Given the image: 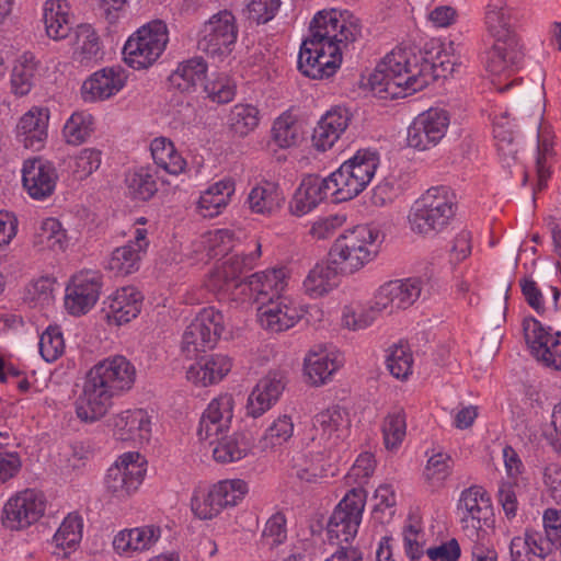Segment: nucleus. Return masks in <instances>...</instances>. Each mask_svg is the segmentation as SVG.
I'll return each instance as SVG.
<instances>
[{
    "mask_svg": "<svg viewBox=\"0 0 561 561\" xmlns=\"http://www.w3.org/2000/svg\"><path fill=\"white\" fill-rule=\"evenodd\" d=\"M360 32L358 19L346 10L318 12L310 23V34L299 49V72L312 80L332 77L341 67L343 49L356 41Z\"/></svg>",
    "mask_w": 561,
    "mask_h": 561,
    "instance_id": "1",
    "label": "nucleus"
},
{
    "mask_svg": "<svg viewBox=\"0 0 561 561\" xmlns=\"http://www.w3.org/2000/svg\"><path fill=\"white\" fill-rule=\"evenodd\" d=\"M136 378L135 365L124 355H110L99 360L85 374L76 402L77 416L90 423L100 420L112 407L113 398L128 392Z\"/></svg>",
    "mask_w": 561,
    "mask_h": 561,
    "instance_id": "2",
    "label": "nucleus"
},
{
    "mask_svg": "<svg viewBox=\"0 0 561 561\" xmlns=\"http://www.w3.org/2000/svg\"><path fill=\"white\" fill-rule=\"evenodd\" d=\"M431 64L411 46H397L377 65L369 83L377 92L407 96L424 89L432 79Z\"/></svg>",
    "mask_w": 561,
    "mask_h": 561,
    "instance_id": "3",
    "label": "nucleus"
},
{
    "mask_svg": "<svg viewBox=\"0 0 561 561\" xmlns=\"http://www.w3.org/2000/svg\"><path fill=\"white\" fill-rule=\"evenodd\" d=\"M382 240L380 229L374 225H358L346 229L330 249L331 263L345 273H357L376 260Z\"/></svg>",
    "mask_w": 561,
    "mask_h": 561,
    "instance_id": "4",
    "label": "nucleus"
},
{
    "mask_svg": "<svg viewBox=\"0 0 561 561\" xmlns=\"http://www.w3.org/2000/svg\"><path fill=\"white\" fill-rule=\"evenodd\" d=\"M147 474V457L138 450H126L117 455L105 470L103 494L111 503H126L140 491Z\"/></svg>",
    "mask_w": 561,
    "mask_h": 561,
    "instance_id": "5",
    "label": "nucleus"
},
{
    "mask_svg": "<svg viewBox=\"0 0 561 561\" xmlns=\"http://www.w3.org/2000/svg\"><path fill=\"white\" fill-rule=\"evenodd\" d=\"M169 42L168 23L162 19H151L127 36L122 48V59L133 70H148L161 59Z\"/></svg>",
    "mask_w": 561,
    "mask_h": 561,
    "instance_id": "6",
    "label": "nucleus"
},
{
    "mask_svg": "<svg viewBox=\"0 0 561 561\" xmlns=\"http://www.w3.org/2000/svg\"><path fill=\"white\" fill-rule=\"evenodd\" d=\"M455 215V203L446 186H433L412 205L408 222L411 231L422 237L439 233Z\"/></svg>",
    "mask_w": 561,
    "mask_h": 561,
    "instance_id": "7",
    "label": "nucleus"
},
{
    "mask_svg": "<svg viewBox=\"0 0 561 561\" xmlns=\"http://www.w3.org/2000/svg\"><path fill=\"white\" fill-rule=\"evenodd\" d=\"M238 37L236 15L231 10L222 9L201 23L196 33V45L208 58L228 62L236 50Z\"/></svg>",
    "mask_w": 561,
    "mask_h": 561,
    "instance_id": "8",
    "label": "nucleus"
},
{
    "mask_svg": "<svg viewBox=\"0 0 561 561\" xmlns=\"http://www.w3.org/2000/svg\"><path fill=\"white\" fill-rule=\"evenodd\" d=\"M49 501L44 491L24 488L11 493L0 510V524L5 531L24 533L37 526L47 515Z\"/></svg>",
    "mask_w": 561,
    "mask_h": 561,
    "instance_id": "9",
    "label": "nucleus"
},
{
    "mask_svg": "<svg viewBox=\"0 0 561 561\" xmlns=\"http://www.w3.org/2000/svg\"><path fill=\"white\" fill-rule=\"evenodd\" d=\"M105 425L115 443L123 447L142 448L153 437L156 421L152 411L134 407L111 414Z\"/></svg>",
    "mask_w": 561,
    "mask_h": 561,
    "instance_id": "10",
    "label": "nucleus"
},
{
    "mask_svg": "<svg viewBox=\"0 0 561 561\" xmlns=\"http://www.w3.org/2000/svg\"><path fill=\"white\" fill-rule=\"evenodd\" d=\"M103 287L104 278L99 271L83 268L70 275L62 296L65 313L73 318L90 313L99 302Z\"/></svg>",
    "mask_w": 561,
    "mask_h": 561,
    "instance_id": "11",
    "label": "nucleus"
},
{
    "mask_svg": "<svg viewBox=\"0 0 561 561\" xmlns=\"http://www.w3.org/2000/svg\"><path fill=\"white\" fill-rule=\"evenodd\" d=\"M226 331L224 313L214 306L201 308L185 327L181 350L186 354L204 353L217 346Z\"/></svg>",
    "mask_w": 561,
    "mask_h": 561,
    "instance_id": "12",
    "label": "nucleus"
},
{
    "mask_svg": "<svg viewBox=\"0 0 561 561\" xmlns=\"http://www.w3.org/2000/svg\"><path fill=\"white\" fill-rule=\"evenodd\" d=\"M365 505L366 492L362 488H353L344 495L327 525L328 539L331 543H348L355 538Z\"/></svg>",
    "mask_w": 561,
    "mask_h": 561,
    "instance_id": "13",
    "label": "nucleus"
},
{
    "mask_svg": "<svg viewBox=\"0 0 561 561\" xmlns=\"http://www.w3.org/2000/svg\"><path fill=\"white\" fill-rule=\"evenodd\" d=\"M245 259L240 255H228L207 274L204 286L220 299L243 301Z\"/></svg>",
    "mask_w": 561,
    "mask_h": 561,
    "instance_id": "14",
    "label": "nucleus"
},
{
    "mask_svg": "<svg viewBox=\"0 0 561 561\" xmlns=\"http://www.w3.org/2000/svg\"><path fill=\"white\" fill-rule=\"evenodd\" d=\"M142 305L144 295L137 287L121 286L104 297L100 317L108 328H122L140 316Z\"/></svg>",
    "mask_w": 561,
    "mask_h": 561,
    "instance_id": "15",
    "label": "nucleus"
},
{
    "mask_svg": "<svg viewBox=\"0 0 561 561\" xmlns=\"http://www.w3.org/2000/svg\"><path fill=\"white\" fill-rule=\"evenodd\" d=\"M350 432L348 413L344 409L333 405L318 412L312 417L309 435L314 448L334 451L348 437Z\"/></svg>",
    "mask_w": 561,
    "mask_h": 561,
    "instance_id": "16",
    "label": "nucleus"
},
{
    "mask_svg": "<svg viewBox=\"0 0 561 561\" xmlns=\"http://www.w3.org/2000/svg\"><path fill=\"white\" fill-rule=\"evenodd\" d=\"M162 535L163 528L158 523L124 527L113 535L112 549L116 556L131 559L154 550Z\"/></svg>",
    "mask_w": 561,
    "mask_h": 561,
    "instance_id": "17",
    "label": "nucleus"
},
{
    "mask_svg": "<svg viewBox=\"0 0 561 561\" xmlns=\"http://www.w3.org/2000/svg\"><path fill=\"white\" fill-rule=\"evenodd\" d=\"M523 331L531 355L545 366L561 370V333L535 318L524 319Z\"/></svg>",
    "mask_w": 561,
    "mask_h": 561,
    "instance_id": "18",
    "label": "nucleus"
},
{
    "mask_svg": "<svg viewBox=\"0 0 561 561\" xmlns=\"http://www.w3.org/2000/svg\"><path fill=\"white\" fill-rule=\"evenodd\" d=\"M129 73L122 66H107L89 75L80 85V98L87 104L105 102L121 93Z\"/></svg>",
    "mask_w": 561,
    "mask_h": 561,
    "instance_id": "19",
    "label": "nucleus"
},
{
    "mask_svg": "<svg viewBox=\"0 0 561 561\" xmlns=\"http://www.w3.org/2000/svg\"><path fill=\"white\" fill-rule=\"evenodd\" d=\"M457 514L462 529L469 537H480V530L492 516V502L486 490L480 485H471L461 491Z\"/></svg>",
    "mask_w": 561,
    "mask_h": 561,
    "instance_id": "20",
    "label": "nucleus"
},
{
    "mask_svg": "<svg viewBox=\"0 0 561 561\" xmlns=\"http://www.w3.org/2000/svg\"><path fill=\"white\" fill-rule=\"evenodd\" d=\"M51 113L48 106L34 104L23 112L13 127L15 140L25 149L39 151L45 148Z\"/></svg>",
    "mask_w": 561,
    "mask_h": 561,
    "instance_id": "21",
    "label": "nucleus"
},
{
    "mask_svg": "<svg viewBox=\"0 0 561 561\" xmlns=\"http://www.w3.org/2000/svg\"><path fill=\"white\" fill-rule=\"evenodd\" d=\"M234 359L225 353L197 357L185 367V380L194 389H207L221 383L232 371Z\"/></svg>",
    "mask_w": 561,
    "mask_h": 561,
    "instance_id": "22",
    "label": "nucleus"
},
{
    "mask_svg": "<svg viewBox=\"0 0 561 561\" xmlns=\"http://www.w3.org/2000/svg\"><path fill=\"white\" fill-rule=\"evenodd\" d=\"M449 121L443 108H430L419 114L408 128L409 147L423 151L437 146L446 135Z\"/></svg>",
    "mask_w": 561,
    "mask_h": 561,
    "instance_id": "23",
    "label": "nucleus"
},
{
    "mask_svg": "<svg viewBox=\"0 0 561 561\" xmlns=\"http://www.w3.org/2000/svg\"><path fill=\"white\" fill-rule=\"evenodd\" d=\"M22 184L34 201H46L56 191L59 173L54 162L41 157L30 158L22 165Z\"/></svg>",
    "mask_w": 561,
    "mask_h": 561,
    "instance_id": "24",
    "label": "nucleus"
},
{
    "mask_svg": "<svg viewBox=\"0 0 561 561\" xmlns=\"http://www.w3.org/2000/svg\"><path fill=\"white\" fill-rule=\"evenodd\" d=\"M304 309L290 297L282 296L256 307L259 325L270 333H282L294 328L302 318Z\"/></svg>",
    "mask_w": 561,
    "mask_h": 561,
    "instance_id": "25",
    "label": "nucleus"
},
{
    "mask_svg": "<svg viewBox=\"0 0 561 561\" xmlns=\"http://www.w3.org/2000/svg\"><path fill=\"white\" fill-rule=\"evenodd\" d=\"M48 68L31 51H24L12 62L9 88L15 98L27 96L47 76Z\"/></svg>",
    "mask_w": 561,
    "mask_h": 561,
    "instance_id": "26",
    "label": "nucleus"
},
{
    "mask_svg": "<svg viewBox=\"0 0 561 561\" xmlns=\"http://www.w3.org/2000/svg\"><path fill=\"white\" fill-rule=\"evenodd\" d=\"M234 410V399L229 393L213 398L204 410L198 426V436L203 440L227 432L230 428Z\"/></svg>",
    "mask_w": 561,
    "mask_h": 561,
    "instance_id": "27",
    "label": "nucleus"
},
{
    "mask_svg": "<svg viewBox=\"0 0 561 561\" xmlns=\"http://www.w3.org/2000/svg\"><path fill=\"white\" fill-rule=\"evenodd\" d=\"M41 22L47 38L61 42L72 31L75 14L68 0H45L41 5Z\"/></svg>",
    "mask_w": 561,
    "mask_h": 561,
    "instance_id": "28",
    "label": "nucleus"
},
{
    "mask_svg": "<svg viewBox=\"0 0 561 561\" xmlns=\"http://www.w3.org/2000/svg\"><path fill=\"white\" fill-rule=\"evenodd\" d=\"M31 243L38 253L59 255L69 249L71 238L58 218L46 217L35 228Z\"/></svg>",
    "mask_w": 561,
    "mask_h": 561,
    "instance_id": "29",
    "label": "nucleus"
},
{
    "mask_svg": "<svg viewBox=\"0 0 561 561\" xmlns=\"http://www.w3.org/2000/svg\"><path fill=\"white\" fill-rule=\"evenodd\" d=\"M287 286L284 268H268L248 277V299L256 307L282 297Z\"/></svg>",
    "mask_w": 561,
    "mask_h": 561,
    "instance_id": "30",
    "label": "nucleus"
},
{
    "mask_svg": "<svg viewBox=\"0 0 561 561\" xmlns=\"http://www.w3.org/2000/svg\"><path fill=\"white\" fill-rule=\"evenodd\" d=\"M332 198V191L327 178L306 176L296 190L289 209L294 216L302 217L317 208L325 198Z\"/></svg>",
    "mask_w": 561,
    "mask_h": 561,
    "instance_id": "31",
    "label": "nucleus"
},
{
    "mask_svg": "<svg viewBox=\"0 0 561 561\" xmlns=\"http://www.w3.org/2000/svg\"><path fill=\"white\" fill-rule=\"evenodd\" d=\"M208 73L207 60L202 56H193L178 62L169 76V83L181 93L193 94L198 88L203 89Z\"/></svg>",
    "mask_w": 561,
    "mask_h": 561,
    "instance_id": "32",
    "label": "nucleus"
},
{
    "mask_svg": "<svg viewBox=\"0 0 561 561\" xmlns=\"http://www.w3.org/2000/svg\"><path fill=\"white\" fill-rule=\"evenodd\" d=\"M352 119L350 111L335 106L321 116L313 134L312 142L317 150L327 151L341 138Z\"/></svg>",
    "mask_w": 561,
    "mask_h": 561,
    "instance_id": "33",
    "label": "nucleus"
},
{
    "mask_svg": "<svg viewBox=\"0 0 561 561\" xmlns=\"http://www.w3.org/2000/svg\"><path fill=\"white\" fill-rule=\"evenodd\" d=\"M341 366L340 354L321 346L310 350L304 359L305 376L316 387L327 383Z\"/></svg>",
    "mask_w": 561,
    "mask_h": 561,
    "instance_id": "34",
    "label": "nucleus"
},
{
    "mask_svg": "<svg viewBox=\"0 0 561 561\" xmlns=\"http://www.w3.org/2000/svg\"><path fill=\"white\" fill-rule=\"evenodd\" d=\"M284 389L285 381L280 373L270 371L262 377L248 397V415H263L278 401Z\"/></svg>",
    "mask_w": 561,
    "mask_h": 561,
    "instance_id": "35",
    "label": "nucleus"
},
{
    "mask_svg": "<svg viewBox=\"0 0 561 561\" xmlns=\"http://www.w3.org/2000/svg\"><path fill=\"white\" fill-rule=\"evenodd\" d=\"M83 527L84 520L80 513H68L49 541L53 553L60 558H67L73 553L82 540Z\"/></svg>",
    "mask_w": 561,
    "mask_h": 561,
    "instance_id": "36",
    "label": "nucleus"
},
{
    "mask_svg": "<svg viewBox=\"0 0 561 561\" xmlns=\"http://www.w3.org/2000/svg\"><path fill=\"white\" fill-rule=\"evenodd\" d=\"M236 245L233 232L229 229H216L201 234L194 240L187 255L196 262L227 254Z\"/></svg>",
    "mask_w": 561,
    "mask_h": 561,
    "instance_id": "37",
    "label": "nucleus"
},
{
    "mask_svg": "<svg viewBox=\"0 0 561 561\" xmlns=\"http://www.w3.org/2000/svg\"><path fill=\"white\" fill-rule=\"evenodd\" d=\"M523 59L518 39L494 41L486 53L485 68L493 76L510 75Z\"/></svg>",
    "mask_w": 561,
    "mask_h": 561,
    "instance_id": "38",
    "label": "nucleus"
},
{
    "mask_svg": "<svg viewBox=\"0 0 561 561\" xmlns=\"http://www.w3.org/2000/svg\"><path fill=\"white\" fill-rule=\"evenodd\" d=\"M333 454L334 451L324 450V448L310 450L295 462L296 477L301 481L317 482L328 476H334Z\"/></svg>",
    "mask_w": 561,
    "mask_h": 561,
    "instance_id": "39",
    "label": "nucleus"
},
{
    "mask_svg": "<svg viewBox=\"0 0 561 561\" xmlns=\"http://www.w3.org/2000/svg\"><path fill=\"white\" fill-rule=\"evenodd\" d=\"M159 192V178L150 167L129 170L125 176L126 196L135 203H147Z\"/></svg>",
    "mask_w": 561,
    "mask_h": 561,
    "instance_id": "40",
    "label": "nucleus"
},
{
    "mask_svg": "<svg viewBox=\"0 0 561 561\" xmlns=\"http://www.w3.org/2000/svg\"><path fill=\"white\" fill-rule=\"evenodd\" d=\"M234 193V184L230 180H220L204 190L197 202L196 211L203 218H215L228 206Z\"/></svg>",
    "mask_w": 561,
    "mask_h": 561,
    "instance_id": "41",
    "label": "nucleus"
},
{
    "mask_svg": "<svg viewBox=\"0 0 561 561\" xmlns=\"http://www.w3.org/2000/svg\"><path fill=\"white\" fill-rule=\"evenodd\" d=\"M492 126L495 146L501 159L507 164H510L511 161H516L519 142L515 124L510 117V114L506 111L494 113Z\"/></svg>",
    "mask_w": 561,
    "mask_h": 561,
    "instance_id": "42",
    "label": "nucleus"
},
{
    "mask_svg": "<svg viewBox=\"0 0 561 561\" xmlns=\"http://www.w3.org/2000/svg\"><path fill=\"white\" fill-rule=\"evenodd\" d=\"M153 163L170 175H181L187 169V162L174 142L164 136L154 137L149 144Z\"/></svg>",
    "mask_w": 561,
    "mask_h": 561,
    "instance_id": "43",
    "label": "nucleus"
},
{
    "mask_svg": "<svg viewBox=\"0 0 561 561\" xmlns=\"http://www.w3.org/2000/svg\"><path fill=\"white\" fill-rule=\"evenodd\" d=\"M513 12L506 0H490L485 7L484 23L494 41L517 39Z\"/></svg>",
    "mask_w": 561,
    "mask_h": 561,
    "instance_id": "44",
    "label": "nucleus"
},
{
    "mask_svg": "<svg viewBox=\"0 0 561 561\" xmlns=\"http://www.w3.org/2000/svg\"><path fill=\"white\" fill-rule=\"evenodd\" d=\"M96 130V119L88 110H76L65 121L61 137L66 145L79 147L88 142Z\"/></svg>",
    "mask_w": 561,
    "mask_h": 561,
    "instance_id": "45",
    "label": "nucleus"
},
{
    "mask_svg": "<svg viewBox=\"0 0 561 561\" xmlns=\"http://www.w3.org/2000/svg\"><path fill=\"white\" fill-rule=\"evenodd\" d=\"M327 179L332 191V201L335 203L351 201L368 186L345 162Z\"/></svg>",
    "mask_w": 561,
    "mask_h": 561,
    "instance_id": "46",
    "label": "nucleus"
},
{
    "mask_svg": "<svg viewBox=\"0 0 561 561\" xmlns=\"http://www.w3.org/2000/svg\"><path fill=\"white\" fill-rule=\"evenodd\" d=\"M145 256V253L126 242L112 250L104 261V268L116 277H126L140 270Z\"/></svg>",
    "mask_w": 561,
    "mask_h": 561,
    "instance_id": "47",
    "label": "nucleus"
},
{
    "mask_svg": "<svg viewBox=\"0 0 561 561\" xmlns=\"http://www.w3.org/2000/svg\"><path fill=\"white\" fill-rule=\"evenodd\" d=\"M284 202V195L278 184L262 180L251 188L248 194V204L252 211L261 215H271Z\"/></svg>",
    "mask_w": 561,
    "mask_h": 561,
    "instance_id": "48",
    "label": "nucleus"
},
{
    "mask_svg": "<svg viewBox=\"0 0 561 561\" xmlns=\"http://www.w3.org/2000/svg\"><path fill=\"white\" fill-rule=\"evenodd\" d=\"M336 268L330 264H317L302 283L305 294L316 299L335 289L340 282Z\"/></svg>",
    "mask_w": 561,
    "mask_h": 561,
    "instance_id": "49",
    "label": "nucleus"
},
{
    "mask_svg": "<svg viewBox=\"0 0 561 561\" xmlns=\"http://www.w3.org/2000/svg\"><path fill=\"white\" fill-rule=\"evenodd\" d=\"M190 508L193 516L199 520H211L224 512L211 483L194 488Z\"/></svg>",
    "mask_w": 561,
    "mask_h": 561,
    "instance_id": "50",
    "label": "nucleus"
},
{
    "mask_svg": "<svg viewBox=\"0 0 561 561\" xmlns=\"http://www.w3.org/2000/svg\"><path fill=\"white\" fill-rule=\"evenodd\" d=\"M202 91L210 102L226 104L236 96L237 85L228 73L214 71L208 73Z\"/></svg>",
    "mask_w": 561,
    "mask_h": 561,
    "instance_id": "51",
    "label": "nucleus"
},
{
    "mask_svg": "<svg viewBox=\"0 0 561 561\" xmlns=\"http://www.w3.org/2000/svg\"><path fill=\"white\" fill-rule=\"evenodd\" d=\"M103 153L95 147H85L70 157L68 169L77 181L90 178L102 164Z\"/></svg>",
    "mask_w": 561,
    "mask_h": 561,
    "instance_id": "52",
    "label": "nucleus"
},
{
    "mask_svg": "<svg viewBox=\"0 0 561 561\" xmlns=\"http://www.w3.org/2000/svg\"><path fill=\"white\" fill-rule=\"evenodd\" d=\"M453 467L454 460L448 453L433 450L423 471L426 484L433 490L440 489L451 474Z\"/></svg>",
    "mask_w": 561,
    "mask_h": 561,
    "instance_id": "53",
    "label": "nucleus"
},
{
    "mask_svg": "<svg viewBox=\"0 0 561 561\" xmlns=\"http://www.w3.org/2000/svg\"><path fill=\"white\" fill-rule=\"evenodd\" d=\"M274 142L283 149L296 146L301 138L300 125L291 111H285L275 121L272 127Z\"/></svg>",
    "mask_w": 561,
    "mask_h": 561,
    "instance_id": "54",
    "label": "nucleus"
},
{
    "mask_svg": "<svg viewBox=\"0 0 561 561\" xmlns=\"http://www.w3.org/2000/svg\"><path fill=\"white\" fill-rule=\"evenodd\" d=\"M385 447L398 449L407 436V414L403 409L396 408L388 412L381 424Z\"/></svg>",
    "mask_w": 561,
    "mask_h": 561,
    "instance_id": "55",
    "label": "nucleus"
},
{
    "mask_svg": "<svg viewBox=\"0 0 561 561\" xmlns=\"http://www.w3.org/2000/svg\"><path fill=\"white\" fill-rule=\"evenodd\" d=\"M73 53L81 61H90L100 55V37L91 24L82 23L76 26Z\"/></svg>",
    "mask_w": 561,
    "mask_h": 561,
    "instance_id": "56",
    "label": "nucleus"
},
{
    "mask_svg": "<svg viewBox=\"0 0 561 561\" xmlns=\"http://www.w3.org/2000/svg\"><path fill=\"white\" fill-rule=\"evenodd\" d=\"M378 316L371 305L353 301L345 305L341 311V324L351 331H359L369 328Z\"/></svg>",
    "mask_w": 561,
    "mask_h": 561,
    "instance_id": "57",
    "label": "nucleus"
},
{
    "mask_svg": "<svg viewBox=\"0 0 561 561\" xmlns=\"http://www.w3.org/2000/svg\"><path fill=\"white\" fill-rule=\"evenodd\" d=\"M405 554L411 560L420 559L425 553V531L419 516L410 515L402 527Z\"/></svg>",
    "mask_w": 561,
    "mask_h": 561,
    "instance_id": "58",
    "label": "nucleus"
},
{
    "mask_svg": "<svg viewBox=\"0 0 561 561\" xmlns=\"http://www.w3.org/2000/svg\"><path fill=\"white\" fill-rule=\"evenodd\" d=\"M225 510L240 505L245 497V481L240 478L221 479L211 483Z\"/></svg>",
    "mask_w": 561,
    "mask_h": 561,
    "instance_id": "59",
    "label": "nucleus"
},
{
    "mask_svg": "<svg viewBox=\"0 0 561 561\" xmlns=\"http://www.w3.org/2000/svg\"><path fill=\"white\" fill-rule=\"evenodd\" d=\"M39 354L47 363H54L65 353L62 330L57 324L48 325L39 336Z\"/></svg>",
    "mask_w": 561,
    "mask_h": 561,
    "instance_id": "60",
    "label": "nucleus"
},
{
    "mask_svg": "<svg viewBox=\"0 0 561 561\" xmlns=\"http://www.w3.org/2000/svg\"><path fill=\"white\" fill-rule=\"evenodd\" d=\"M388 284L397 310L407 309L412 306L419 299L422 291V280L415 277L389 280Z\"/></svg>",
    "mask_w": 561,
    "mask_h": 561,
    "instance_id": "61",
    "label": "nucleus"
},
{
    "mask_svg": "<svg viewBox=\"0 0 561 561\" xmlns=\"http://www.w3.org/2000/svg\"><path fill=\"white\" fill-rule=\"evenodd\" d=\"M213 458L218 463H231L243 458L244 438L242 434H232L211 443Z\"/></svg>",
    "mask_w": 561,
    "mask_h": 561,
    "instance_id": "62",
    "label": "nucleus"
},
{
    "mask_svg": "<svg viewBox=\"0 0 561 561\" xmlns=\"http://www.w3.org/2000/svg\"><path fill=\"white\" fill-rule=\"evenodd\" d=\"M386 366L394 378L408 379L413 369V356L408 345L391 346L386 356Z\"/></svg>",
    "mask_w": 561,
    "mask_h": 561,
    "instance_id": "63",
    "label": "nucleus"
},
{
    "mask_svg": "<svg viewBox=\"0 0 561 561\" xmlns=\"http://www.w3.org/2000/svg\"><path fill=\"white\" fill-rule=\"evenodd\" d=\"M367 185L371 182L380 163L379 153L373 149H360L345 161Z\"/></svg>",
    "mask_w": 561,
    "mask_h": 561,
    "instance_id": "64",
    "label": "nucleus"
}]
</instances>
